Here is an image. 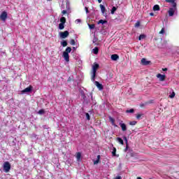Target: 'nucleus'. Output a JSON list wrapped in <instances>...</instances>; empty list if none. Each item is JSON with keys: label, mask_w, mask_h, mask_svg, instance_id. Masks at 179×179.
Wrapping results in <instances>:
<instances>
[{"label": "nucleus", "mask_w": 179, "mask_h": 179, "mask_svg": "<svg viewBox=\"0 0 179 179\" xmlns=\"http://www.w3.org/2000/svg\"><path fill=\"white\" fill-rule=\"evenodd\" d=\"M99 68H100V64L94 62L93 66H92V71L91 72V80L92 82H94V80H96V73H97V69H99Z\"/></svg>", "instance_id": "nucleus-1"}, {"label": "nucleus", "mask_w": 179, "mask_h": 179, "mask_svg": "<svg viewBox=\"0 0 179 179\" xmlns=\"http://www.w3.org/2000/svg\"><path fill=\"white\" fill-rule=\"evenodd\" d=\"M72 51V48L67 47L64 52H63L62 57L64 58L66 62H69V52Z\"/></svg>", "instance_id": "nucleus-2"}, {"label": "nucleus", "mask_w": 179, "mask_h": 179, "mask_svg": "<svg viewBox=\"0 0 179 179\" xmlns=\"http://www.w3.org/2000/svg\"><path fill=\"white\" fill-rule=\"evenodd\" d=\"M3 169L5 173H9L10 171V163H9V162H4Z\"/></svg>", "instance_id": "nucleus-3"}, {"label": "nucleus", "mask_w": 179, "mask_h": 179, "mask_svg": "<svg viewBox=\"0 0 179 179\" xmlns=\"http://www.w3.org/2000/svg\"><path fill=\"white\" fill-rule=\"evenodd\" d=\"M7 18H8V13H6V11H3L0 15V19L3 20V22H5V20H6Z\"/></svg>", "instance_id": "nucleus-4"}, {"label": "nucleus", "mask_w": 179, "mask_h": 179, "mask_svg": "<svg viewBox=\"0 0 179 179\" xmlns=\"http://www.w3.org/2000/svg\"><path fill=\"white\" fill-rule=\"evenodd\" d=\"M21 92H22V93H30V92H33V86L29 85L28 87L24 89Z\"/></svg>", "instance_id": "nucleus-5"}, {"label": "nucleus", "mask_w": 179, "mask_h": 179, "mask_svg": "<svg viewBox=\"0 0 179 179\" xmlns=\"http://www.w3.org/2000/svg\"><path fill=\"white\" fill-rule=\"evenodd\" d=\"M59 36H60L61 38H66V37H68V36H69V31H65L63 32H60Z\"/></svg>", "instance_id": "nucleus-6"}, {"label": "nucleus", "mask_w": 179, "mask_h": 179, "mask_svg": "<svg viewBox=\"0 0 179 179\" xmlns=\"http://www.w3.org/2000/svg\"><path fill=\"white\" fill-rule=\"evenodd\" d=\"M157 78L159 79L160 82H164V80H166V75L158 73L157 75Z\"/></svg>", "instance_id": "nucleus-7"}, {"label": "nucleus", "mask_w": 179, "mask_h": 179, "mask_svg": "<svg viewBox=\"0 0 179 179\" xmlns=\"http://www.w3.org/2000/svg\"><path fill=\"white\" fill-rule=\"evenodd\" d=\"M168 3H172L173 8H177V3H176V0H165Z\"/></svg>", "instance_id": "nucleus-8"}, {"label": "nucleus", "mask_w": 179, "mask_h": 179, "mask_svg": "<svg viewBox=\"0 0 179 179\" xmlns=\"http://www.w3.org/2000/svg\"><path fill=\"white\" fill-rule=\"evenodd\" d=\"M176 9H177V7L173 8H169L168 11L169 16H174V13L176 12Z\"/></svg>", "instance_id": "nucleus-9"}, {"label": "nucleus", "mask_w": 179, "mask_h": 179, "mask_svg": "<svg viewBox=\"0 0 179 179\" xmlns=\"http://www.w3.org/2000/svg\"><path fill=\"white\" fill-rule=\"evenodd\" d=\"M141 64L142 65L148 66L150 64V61H148L145 58H143L141 59Z\"/></svg>", "instance_id": "nucleus-10"}, {"label": "nucleus", "mask_w": 179, "mask_h": 179, "mask_svg": "<svg viewBox=\"0 0 179 179\" xmlns=\"http://www.w3.org/2000/svg\"><path fill=\"white\" fill-rule=\"evenodd\" d=\"M112 61H117L120 59V56L117 54H113L110 56Z\"/></svg>", "instance_id": "nucleus-11"}, {"label": "nucleus", "mask_w": 179, "mask_h": 179, "mask_svg": "<svg viewBox=\"0 0 179 179\" xmlns=\"http://www.w3.org/2000/svg\"><path fill=\"white\" fill-rule=\"evenodd\" d=\"M119 125L122 128V131H123V132H125V131H127V124L120 122Z\"/></svg>", "instance_id": "nucleus-12"}, {"label": "nucleus", "mask_w": 179, "mask_h": 179, "mask_svg": "<svg viewBox=\"0 0 179 179\" xmlns=\"http://www.w3.org/2000/svg\"><path fill=\"white\" fill-rule=\"evenodd\" d=\"M95 85L99 90H103V85H101L99 81H95Z\"/></svg>", "instance_id": "nucleus-13"}, {"label": "nucleus", "mask_w": 179, "mask_h": 179, "mask_svg": "<svg viewBox=\"0 0 179 179\" xmlns=\"http://www.w3.org/2000/svg\"><path fill=\"white\" fill-rule=\"evenodd\" d=\"M77 162H80V159H82V153L81 152H77L76 156Z\"/></svg>", "instance_id": "nucleus-14"}, {"label": "nucleus", "mask_w": 179, "mask_h": 179, "mask_svg": "<svg viewBox=\"0 0 179 179\" xmlns=\"http://www.w3.org/2000/svg\"><path fill=\"white\" fill-rule=\"evenodd\" d=\"M109 120L110 121L112 125H114L115 127H117V124H115V120H114V118L109 117Z\"/></svg>", "instance_id": "nucleus-15"}, {"label": "nucleus", "mask_w": 179, "mask_h": 179, "mask_svg": "<svg viewBox=\"0 0 179 179\" xmlns=\"http://www.w3.org/2000/svg\"><path fill=\"white\" fill-rule=\"evenodd\" d=\"M93 53H94L95 55H97L99 54V48L95 47V48L93 49Z\"/></svg>", "instance_id": "nucleus-16"}, {"label": "nucleus", "mask_w": 179, "mask_h": 179, "mask_svg": "<svg viewBox=\"0 0 179 179\" xmlns=\"http://www.w3.org/2000/svg\"><path fill=\"white\" fill-rule=\"evenodd\" d=\"M99 6L101 8L102 13H104L106 12V7L102 4H100Z\"/></svg>", "instance_id": "nucleus-17"}, {"label": "nucleus", "mask_w": 179, "mask_h": 179, "mask_svg": "<svg viewBox=\"0 0 179 179\" xmlns=\"http://www.w3.org/2000/svg\"><path fill=\"white\" fill-rule=\"evenodd\" d=\"M65 24L63 23H60L59 24V30H64V29H65Z\"/></svg>", "instance_id": "nucleus-18"}, {"label": "nucleus", "mask_w": 179, "mask_h": 179, "mask_svg": "<svg viewBox=\"0 0 179 179\" xmlns=\"http://www.w3.org/2000/svg\"><path fill=\"white\" fill-rule=\"evenodd\" d=\"M153 10H155V11L160 10V6L157 4L155 5L153 7Z\"/></svg>", "instance_id": "nucleus-19"}, {"label": "nucleus", "mask_w": 179, "mask_h": 179, "mask_svg": "<svg viewBox=\"0 0 179 179\" xmlns=\"http://www.w3.org/2000/svg\"><path fill=\"white\" fill-rule=\"evenodd\" d=\"M60 22L65 24V23H66V18H65V17H62L60 18Z\"/></svg>", "instance_id": "nucleus-20"}, {"label": "nucleus", "mask_w": 179, "mask_h": 179, "mask_svg": "<svg viewBox=\"0 0 179 179\" xmlns=\"http://www.w3.org/2000/svg\"><path fill=\"white\" fill-rule=\"evenodd\" d=\"M116 140L119 142V143H120V145H124V141L122 140V138L117 137Z\"/></svg>", "instance_id": "nucleus-21"}, {"label": "nucleus", "mask_w": 179, "mask_h": 179, "mask_svg": "<svg viewBox=\"0 0 179 179\" xmlns=\"http://www.w3.org/2000/svg\"><path fill=\"white\" fill-rule=\"evenodd\" d=\"M136 117L137 120H142V117H143V114L138 113Z\"/></svg>", "instance_id": "nucleus-22"}, {"label": "nucleus", "mask_w": 179, "mask_h": 179, "mask_svg": "<svg viewBox=\"0 0 179 179\" xmlns=\"http://www.w3.org/2000/svg\"><path fill=\"white\" fill-rule=\"evenodd\" d=\"M104 23H107V20H100L98 22V24H104Z\"/></svg>", "instance_id": "nucleus-23"}, {"label": "nucleus", "mask_w": 179, "mask_h": 179, "mask_svg": "<svg viewBox=\"0 0 179 179\" xmlns=\"http://www.w3.org/2000/svg\"><path fill=\"white\" fill-rule=\"evenodd\" d=\"M143 38H146V35L145 34H141L138 37V40L141 41V40H143Z\"/></svg>", "instance_id": "nucleus-24"}, {"label": "nucleus", "mask_w": 179, "mask_h": 179, "mask_svg": "<svg viewBox=\"0 0 179 179\" xmlns=\"http://www.w3.org/2000/svg\"><path fill=\"white\" fill-rule=\"evenodd\" d=\"M117 10V8L115 6H113L111 9V14L114 15L115 13V11Z\"/></svg>", "instance_id": "nucleus-25"}, {"label": "nucleus", "mask_w": 179, "mask_h": 179, "mask_svg": "<svg viewBox=\"0 0 179 179\" xmlns=\"http://www.w3.org/2000/svg\"><path fill=\"white\" fill-rule=\"evenodd\" d=\"M61 45L62 47H66V45H68V42H66V41H64L63 42H61Z\"/></svg>", "instance_id": "nucleus-26"}, {"label": "nucleus", "mask_w": 179, "mask_h": 179, "mask_svg": "<svg viewBox=\"0 0 179 179\" xmlns=\"http://www.w3.org/2000/svg\"><path fill=\"white\" fill-rule=\"evenodd\" d=\"M169 97L170 99H174V97H176V92L173 91L171 94L169 95Z\"/></svg>", "instance_id": "nucleus-27"}, {"label": "nucleus", "mask_w": 179, "mask_h": 179, "mask_svg": "<svg viewBox=\"0 0 179 179\" xmlns=\"http://www.w3.org/2000/svg\"><path fill=\"white\" fill-rule=\"evenodd\" d=\"M116 153H117V148H113V152H112L113 156H117Z\"/></svg>", "instance_id": "nucleus-28"}, {"label": "nucleus", "mask_w": 179, "mask_h": 179, "mask_svg": "<svg viewBox=\"0 0 179 179\" xmlns=\"http://www.w3.org/2000/svg\"><path fill=\"white\" fill-rule=\"evenodd\" d=\"M126 113L133 114V113H135V110H134L133 108L130 110H127Z\"/></svg>", "instance_id": "nucleus-29"}, {"label": "nucleus", "mask_w": 179, "mask_h": 179, "mask_svg": "<svg viewBox=\"0 0 179 179\" xmlns=\"http://www.w3.org/2000/svg\"><path fill=\"white\" fill-rule=\"evenodd\" d=\"M88 26H89V28L91 29H93L96 27V25H94L93 24H89Z\"/></svg>", "instance_id": "nucleus-30"}, {"label": "nucleus", "mask_w": 179, "mask_h": 179, "mask_svg": "<svg viewBox=\"0 0 179 179\" xmlns=\"http://www.w3.org/2000/svg\"><path fill=\"white\" fill-rule=\"evenodd\" d=\"M70 44L71 45H75L76 44V42H75V41L73 39H71L70 41Z\"/></svg>", "instance_id": "nucleus-31"}, {"label": "nucleus", "mask_w": 179, "mask_h": 179, "mask_svg": "<svg viewBox=\"0 0 179 179\" xmlns=\"http://www.w3.org/2000/svg\"><path fill=\"white\" fill-rule=\"evenodd\" d=\"M86 118L88 121H90V115L89 113H85Z\"/></svg>", "instance_id": "nucleus-32"}, {"label": "nucleus", "mask_w": 179, "mask_h": 179, "mask_svg": "<svg viewBox=\"0 0 179 179\" xmlns=\"http://www.w3.org/2000/svg\"><path fill=\"white\" fill-rule=\"evenodd\" d=\"M129 125H136V121L134 120L130 122Z\"/></svg>", "instance_id": "nucleus-33"}, {"label": "nucleus", "mask_w": 179, "mask_h": 179, "mask_svg": "<svg viewBox=\"0 0 179 179\" xmlns=\"http://www.w3.org/2000/svg\"><path fill=\"white\" fill-rule=\"evenodd\" d=\"M134 26H135V27H139V26H141V22L139 21H138L137 22H136Z\"/></svg>", "instance_id": "nucleus-34"}, {"label": "nucleus", "mask_w": 179, "mask_h": 179, "mask_svg": "<svg viewBox=\"0 0 179 179\" xmlns=\"http://www.w3.org/2000/svg\"><path fill=\"white\" fill-rule=\"evenodd\" d=\"M38 113V114H44V113H45L44 109L39 110V111Z\"/></svg>", "instance_id": "nucleus-35"}, {"label": "nucleus", "mask_w": 179, "mask_h": 179, "mask_svg": "<svg viewBox=\"0 0 179 179\" xmlns=\"http://www.w3.org/2000/svg\"><path fill=\"white\" fill-rule=\"evenodd\" d=\"M123 139L126 143V145H128V139L127 138V136L123 137Z\"/></svg>", "instance_id": "nucleus-36"}, {"label": "nucleus", "mask_w": 179, "mask_h": 179, "mask_svg": "<svg viewBox=\"0 0 179 179\" xmlns=\"http://www.w3.org/2000/svg\"><path fill=\"white\" fill-rule=\"evenodd\" d=\"M159 34H164V28H162L159 31Z\"/></svg>", "instance_id": "nucleus-37"}, {"label": "nucleus", "mask_w": 179, "mask_h": 179, "mask_svg": "<svg viewBox=\"0 0 179 179\" xmlns=\"http://www.w3.org/2000/svg\"><path fill=\"white\" fill-rule=\"evenodd\" d=\"M99 163H100V161L99 159L94 161V164H99Z\"/></svg>", "instance_id": "nucleus-38"}, {"label": "nucleus", "mask_w": 179, "mask_h": 179, "mask_svg": "<svg viewBox=\"0 0 179 179\" xmlns=\"http://www.w3.org/2000/svg\"><path fill=\"white\" fill-rule=\"evenodd\" d=\"M62 13L63 15H66V13H68V12L66 11V10H63L62 11Z\"/></svg>", "instance_id": "nucleus-39"}, {"label": "nucleus", "mask_w": 179, "mask_h": 179, "mask_svg": "<svg viewBox=\"0 0 179 179\" xmlns=\"http://www.w3.org/2000/svg\"><path fill=\"white\" fill-rule=\"evenodd\" d=\"M129 148V145H126V148H125V149H124V152H127V150H128Z\"/></svg>", "instance_id": "nucleus-40"}, {"label": "nucleus", "mask_w": 179, "mask_h": 179, "mask_svg": "<svg viewBox=\"0 0 179 179\" xmlns=\"http://www.w3.org/2000/svg\"><path fill=\"white\" fill-rule=\"evenodd\" d=\"M114 179H122V178L121 176H116Z\"/></svg>", "instance_id": "nucleus-41"}, {"label": "nucleus", "mask_w": 179, "mask_h": 179, "mask_svg": "<svg viewBox=\"0 0 179 179\" xmlns=\"http://www.w3.org/2000/svg\"><path fill=\"white\" fill-rule=\"evenodd\" d=\"M86 13H89V8L87 7H85Z\"/></svg>", "instance_id": "nucleus-42"}, {"label": "nucleus", "mask_w": 179, "mask_h": 179, "mask_svg": "<svg viewBox=\"0 0 179 179\" xmlns=\"http://www.w3.org/2000/svg\"><path fill=\"white\" fill-rule=\"evenodd\" d=\"M76 22H78V23H80V22H82V20H80V19H77Z\"/></svg>", "instance_id": "nucleus-43"}, {"label": "nucleus", "mask_w": 179, "mask_h": 179, "mask_svg": "<svg viewBox=\"0 0 179 179\" xmlns=\"http://www.w3.org/2000/svg\"><path fill=\"white\" fill-rule=\"evenodd\" d=\"M150 16H155V13H150Z\"/></svg>", "instance_id": "nucleus-44"}, {"label": "nucleus", "mask_w": 179, "mask_h": 179, "mask_svg": "<svg viewBox=\"0 0 179 179\" xmlns=\"http://www.w3.org/2000/svg\"><path fill=\"white\" fill-rule=\"evenodd\" d=\"M162 71H163L164 72H166V71H167V68L162 69Z\"/></svg>", "instance_id": "nucleus-45"}, {"label": "nucleus", "mask_w": 179, "mask_h": 179, "mask_svg": "<svg viewBox=\"0 0 179 179\" xmlns=\"http://www.w3.org/2000/svg\"><path fill=\"white\" fill-rule=\"evenodd\" d=\"M96 160H99L100 161V155L97 156V159Z\"/></svg>", "instance_id": "nucleus-46"}, {"label": "nucleus", "mask_w": 179, "mask_h": 179, "mask_svg": "<svg viewBox=\"0 0 179 179\" xmlns=\"http://www.w3.org/2000/svg\"><path fill=\"white\" fill-rule=\"evenodd\" d=\"M102 1L103 0H98L99 3H101Z\"/></svg>", "instance_id": "nucleus-47"}, {"label": "nucleus", "mask_w": 179, "mask_h": 179, "mask_svg": "<svg viewBox=\"0 0 179 179\" xmlns=\"http://www.w3.org/2000/svg\"><path fill=\"white\" fill-rule=\"evenodd\" d=\"M137 179H142V178H141V177H137Z\"/></svg>", "instance_id": "nucleus-48"}, {"label": "nucleus", "mask_w": 179, "mask_h": 179, "mask_svg": "<svg viewBox=\"0 0 179 179\" xmlns=\"http://www.w3.org/2000/svg\"><path fill=\"white\" fill-rule=\"evenodd\" d=\"M47 1H52V0H47Z\"/></svg>", "instance_id": "nucleus-49"}]
</instances>
